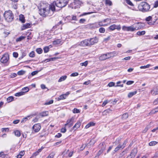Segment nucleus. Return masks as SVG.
I'll use <instances>...</instances> for the list:
<instances>
[{"label": "nucleus", "mask_w": 158, "mask_h": 158, "mask_svg": "<svg viewBox=\"0 0 158 158\" xmlns=\"http://www.w3.org/2000/svg\"><path fill=\"white\" fill-rule=\"evenodd\" d=\"M88 64V61H85L84 62L81 63H80V65L81 66H86Z\"/></svg>", "instance_id": "48"}, {"label": "nucleus", "mask_w": 158, "mask_h": 158, "mask_svg": "<svg viewBox=\"0 0 158 158\" xmlns=\"http://www.w3.org/2000/svg\"><path fill=\"white\" fill-rule=\"evenodd\" d=\"M10 34V32L8 31H5L3 33L4 36L6 37Z\"/></svg>", "instance_id": "50"}, {"label": "nucleus", "mask_w": 158, "mask_h": 158, "mask_svg": "<svg viewBox=\"0 0 158 158\" xmlns=\"http://www.w3.org/2000/svg\"><path fill=\"white\" fill-rule=\"evenodd\" d=\"M53 102V100H51L48 102H45L44 104L45 105H49L51 104H52Z\"/></svg>", "instance_id": "49"}, {"label": "nucleus", "mask_w": 158, "mask_h": 158, "mask_svg": "<svg viewBox=\"0 0 158 158\" xmlns=\"http://www.w3.org/2000/svg\"><path fill=\"white\" fill-rule=\"evenodd\" d=\"M115 85V83L113 82H110L108 84V86L110 87L114 86Z\"/></svg>", "instance_id": "58"}, {"label": "nucleus", "mask_w": 158, "mask_h": 158, "mask_svg": "<svg viewBox=\"0 0 158 158\" xmlns=\"http://www.w3.org/2000/svg\"><path fill=\"white\" fill-rule=\"evenodd\" d=\"M126 3L130 6H133V4L130 0H126Z\"/></svg>", "instance_id": "52"}, {"label": "nucleus", "mask_w": 158, "mask_h": 158, "mask_svg": "<svg viewBox=\"0 0 158 158\" xmlns=\"http://www.w3.org/2000/svg\"><path fill=\"white\" fill-rule=\"evenodd\" d=\"M14 97L12 96H10L8 97L7 99V101L8 102H10L13 100Z\"/></svg>", "instance_id": "34"}, {"label": "nucleus", "mask_w": 158, "mask_h": 158, "mask_svg": "<svg viewBox=\"0 0 158 158\" xmlns=\"http://www.w3.org/2000/svg\"><path fill=\"white\" fill-rule=\"evenodd\" d=\"M44 148V147H42L40 148L36 152L33 154L32 156H35L38 155L39 153L42 151V150Z\"/></svg>", "instance_id": "16"}, {"label": "nucleus", "mask_w": 158, "mask_h": 158, "mask_svg": "<svg viewBox=\"0 0 158 158\" xmlns=\"http://www.w3.org/2000/svg\"><path fill=\"white\" fill-rule=\"evenodd\" d=\"M158 142L156 141H152L149 143L150 146H154L157 144Z\"/></svg>", "instance_id": "30"}, {"label": "nucleus", "mask_w": 158, "mask_h": 158, "mask_svg": "<svg viewBox=\"0 0 158 158\" xmlns=\"http://www.w3.org/2000/svg\"><path fill=\"white\" fill-rule=\"evenodd\" d=\"M6 156V155L4 154L3 152H0V157L5 158Z\"/></svg>", "instance_id": "54"}, {"label": "nucleus", "mask_w": 158, "mask_h": 158, "mask_svg": "<svg viewBox=\"0 0 158 158\" xmlns=\"http://www.w3.org/2000/svg\"><path fill=\"white\" fill-rule=\"evenodd\" d=\"M44 51L45 53L48 52L49 51V48L48 47H45L44 48Z\"/></svg>", "instance_id": "45"}, {"label": "nucleus", "mask_w": 158, "mask_h": 158, "mask_svg": "<svg viewBox=\"0 0 158 158\" xmlns=\"http://www.w3.org/2000/svg\"><path fill=\"white\" fill-rule=\"evenodd\" d=\"M99 24L98 22V23H95L93 24V27L94 28H97L99 27V26L98 25Z\"/></svg>", "instance_id": "59"}, {"label": "nucleus", "mask_w": 158, "mask_h": 158, "mask_svg": "<svg viewBox=\"0 0 158 158\" xmlns=\"http://www.w3.org/2000/svg\"><path fill=\"white\" fill-rule=\"evenodd\" d=\"M111 36L110 35L108 36L107 38H104L103 40V41L105 43H106L110 39Z\"/></svg>", "instance_id": "40"}, {"label": "nucleus", "mask_w": 158, "mask_h": 158, "mask_svg": "<svg viewBox=\"0 0 158 158\" xmlns=\"http://www.w3.org/2000/svg\"><path fill=\"white\" fill-rule=\"evenodd\" d=\"M103 23H105L106 22L110 23L111 22V20L109 18H106L102 21Z\"/></svg>", "instance_id": "38"}, {"label": "nucleus", "mask_w": 158, "mask_h": 158, "mask_svg": "<svg viewBox=\"0 0 158 158\" xmlns=\"http://www.w3.org/2000/svg\"><path fill=\"white\" fill-rule=\"evenodd\" d=\"M25 38V37L24 36H20L19 37L17 38V39H16V41L19 42V41H21L22 40L24 39Z\"/></svg>", "instance_id": "39"}, {"label": "nucleus", "mask_w": 158, "mask_h": 158, "mask_svg": "<svg viewBox=\"0 0 158 158\" xmlns=\"http://www.w3.org/2000/svg\"><path fill=\"white\" fill-rule=\"evenodd\" d=\"M106 57V54H105L101 56H99V58L100 60H103L107 59Z\"/></svg>", "instance_id": "22"}, {"label": "nucleus", "mask_w": 158, "mask_h": 158, "mask_svg": "<svg viewBox=\"0 0 158 158\" xmlns=\"http://www.w3.org/2000/svg\"><path fill=\"white\" fill-rule=\"evenodd\" d=\"M67 77L66 75L60 77L58 81L59 82H61L65 80L67 78Z\"/></svg>", "instance_id": "25"}, {"label": "nucleus", "mask_w": 158, "mask_h": 158, "mask_svg": "<svg viewBox=\"0 0 158 158\" xmlns=\"http://www.w3.org/2000/svg\"><path fill=\"white\" fill-rule=\"evenodd\" d=\"M137 151L138 150L137 148H135L132 150L130 154L132 155V156H133L135 157L137 152Z\"/></svg>", "instance_id": "15"}, {"label": "nucleus", "mask_w": 158, "mask_h": 158, "mask_svg": "<svg viewBox=\"0 0 158 158\" xmlns=\"http://www.w3.org/2000/svg\"><path fill=\"white\" fill-rule=\"evenodd\" d=\"M24 94V92H20L16 93L15 94V96L16 97H19L21 95H23Z\"/></svg>", "instance_id": "28"}, {"label": "nucleus", "mask_w": 158, "mask_h": 158, "mask_svg": "<svg viewBox=\"0 0 158 158\" xmlns=\"http://www.w3.org/2000/svg\"><path fill=\"white\" fill-rule=\"evenodd\" d=\"M74 120V118L73 117H72L71 118L68 119L67 121V123L64 125L66 127L68 124L70 123L69 127H71L73 125Z\"/></svg>", "instance_id": "12"}, {"label": "nucleus", "mask_w": 158, "mask_h": 158, "mask_svg": "<svg viewBox=\"0 0 158 158\" xmlns=\"http://www.w3.org/2000/svg\"><path fill=\"white\" fill-rule=\"evenodd\" d=\"M19 20L22 23H24L25 21V17L24 16L20 14L19 16Z\"/></svg>", "instance_id": "18"}, {"label": "nucleus", "mask_w": 158, "mask_h": 158, "mask_svg": "<svg viewBox=\"0 0 158 158\" xmlns=\"http://www.w3.org/2000/svg\"><path fill=\"white\" fill-rule=\"evenodd\" d=\"M95 125V123L93 122H91L89 123L88 124H87L85 127L86 129L90 127L91 126H94Z\"/></svg>", "instance_id": "24"}, {"label": "nucleus", "mask_w": 158, "mask_h": 158, "mask_svg": "<svg viewBox=\"0 0 158 158\" xmlns=\"http://www.w3.org/2000/svg\"><path fill=\"white\" fill-rule=\"evenodd\" d=\"M124 144L125 142L123 143V145L119 144L118 145V146L115 148L114 150L113 151V154H114L116 152H117L121 149H123V148L125 146V145H124Z\"/></svg>", "instance_id": "10"}, {"label": "nucleus", "mask_w": 158, "mask_h": 158, "mask_svg": "<svg viewBox=\"0 0 158 158\" xmlns=\"http://www.w3.org/2000/svg\"><path fill=\"white\" fill-rule=\"evenodd\" d=\"M29 56L31 57H34L35 56V52L34 51H32L29 54Z\"/></svg>", "instance_id": "37"}, {"label": "nucleus", "mask_w": 158, "mask_h": 158, "mask_svg": "<svg viewBox=\"0 0 158 158\" xmlns=\"http://www.w3.org/2000/svg\"><path fill=\"white\" fill-rule=\"evenodd\" d=\"M68 2V0H56V1L54 2L51 5H49L48 3L41 2L39 8V13L43 17L51 16L55 11V5L59 8H62L65 6Z\"/></svg>", "instance_id": "1"}, {"label": "nucleus", "mask_w": 158, "mask_h": 158, "mask_svg": "<svg viewBox=\"0 0 158 158\" xmlns=\"http://www.w3.org/2000/svg\"><path fill=\"white\" fill-rule=\"evenodd\" d=\"M81 122L80 121H78L73 127V130H76L81 125Z\"/></svg>", "instance_id": "13"}, {"label": "nucleus", "mask_w": 158, "mask_h": 158, "mask_svg": "<svg viewBox=\"0 0 158 158\" xmlns=\"http://www.w3.org/2000/svg\"><path fill=\"white\" fill-rule=\"evenodd\" d=\"M152 19V17L151 16H149L148 17H147L145 20L147 21H150Z\"/></svg>", "instance_id": "61"}, {"label": "nucleus", "mask_w": 158, "mask_h": 158, "mask_svg": "<svg viewBox=\"0 0 158 158\" xmlns=\"http://www.w3.org/2000/svg\"><path fill=\"white\" fill-rule=\"evenodd\" d=\"M40 115L42 117L47 116L48 114V112L47 111H44L40 113Z\"/></svg>", "instance_id": "27"}, {"label": "nucleus", "mask_w": 158, "mask_h": 158, "mask_svg": "<svg viewBox=\"0 0 158 158\" xmlns=\"http://www.w3.org/2000/svg\"><path fill=\"white\" fill-rule=\"evenodd\" d=\"M111 110L110 109H107L105 110L102 112V114L103 115H107L108 114L110 113L111 111Z\"/></svg>", "instance_id": "21"}, {"label": "nucleus", "mask_w": 158, "mask_h": 158, "mask_svg": "<svg viewBox=\"0 0 158 158\" xmlns=\"http://www.w3.org/2000/svg\"><path fill=\"white\" fill-rule=\"evenodd\" d=\"M150 66V64H148L147 65H145V66H141L140 67V68L141 69H146L147 68H149Z\"/></svg>", "instance_id": "43"}, {"label": "nucleus", "mask_w": 158, "mask_h": 158, "mask_svg": "<svg viewBox=\"0 0 158 158\" xmlns=\"http://www.w3.org/2000/svg\"><path fill=\"white\" fill-rule=\"evenodd\" d=\"M80 112V111L79 109L76 108H74L73 109V113H78Z\"/></svg>", "instance_id": "56"}, {"label": "nucleus", "mask_w": 158, "mask_h": 158, "mask_svg": "<svg viewBox=\"0 0 158 158\" xmlns=\"http://www.w3.org/2000/svg\"><path fill=\"white\" fill-rule=\"evenodd\" d=\"M137 93L136 91L129 93L128 94V97L129 98H131L133 95H135Z\"/></svg>", "instance_id": "23"}, {"label": "nucleus", "mask_w": 158, "mask_h": 158, "mask_svg": "<svg viewBox=\"0 0 158 158\" xmlns=\"http://www.w3.org/2000/svg\"><path fill=\"white\" fill-rule=\"evenodd\" d=\"M66 131V128L65 127L64 128H62L61 129V132L62 133H65Z\"/></svg>", "instance_id": "64"}, {"label": "nucleus", "mask_w": 158, "mask_h": 158, "mask_svg": "<svg viewBox=\"0 0 158 158\" xmlns=\"http://www.w3.org/2000/svg\"><path fill=\"white\" fill-rule=\"evenodd\" d=\"M78 73L77 72H76L74 73H73L72 74H71L70 75V76L71 77H75L78 76Z\"/></svg>", "instance_id": "60"}, {"label": "nucleus", "mask_w": 158, "mask_h": 158, "mask_svg": "<svg viewBox=\"0 0 158 158\" xmlns=\"http://www.w3.org/2000/svg\"><path fill=\"white\" fill-rule=\"evenodd\" d=\"M30 27V24L29 23H26L23 25L22 27V30H23L27 28H29Z\"/></svg>", "instance_id": "20"}, {"label": "nucleus", "mask_w": 158, "mask_h": 158, "mask_svg": "<svg viewBox=\"0 0 158 158\" xmlns=\"http://www.w3.org/2000/svg\"><path fill=\"white\" fill-rule=\"evenodd\" d=\"M108 102L107 100H106L102 104V107L104 106H105L108 103Z\"/></svg>", "instance_id": "62"}, {"label": "nucleus", "mask_w": 158, "mask_h": 158, "mask_svg": "<svg viewBox=\"0 0 158 158\" xmlns=\"http://www.w3.org/2000/svg\"><path fill=\"white\" fill-rule=\"evenodd\" d=\"M98 39L96 37H95L89 39V45H92L98 43Z\"/></svg>", "instance_id": "8"}, {"label": "nucleus", "mask_w": 158, "mask_h": 158, "mask_svg": "<svg viewBox=\"0 0 158 158\" xmlns=\"http://www.w3.org/2000/svg\"><path fill=\"white\" fill-rule=\"evenodd\" d=\"M138 8L140 11L143 12H146L149 11L150 6L146 2H141L138 6Z\"/></svg>", "instance_id": "2"}, {"label": "nucleus", "mask_w": 158, "mask_h": 158, "mask_svg": "<svg viewBox=\"0 0 158 158\" xmlns=\"http://www.w3.org/2000/svg\"><path fill=\"white\" fill-rule=\"evenodd\" d=\"M158 112V107L156 108H155L153 110H152L151 112H150V114H154L156 112Z\"/></svg>", "instance_id": "41"}, {"label": "nucleus", "mask_w": 158, "mask_h": 158, "mask_svg": "<svg viewBox=\"0 0 158 158\" xmlns=\"http://www.w3.org/2000/svg\"><path fill=\"white\" fill-rule=\"evenodd\" d=\"M61 42L62 41L60 39H57L53 41L52 44L54 45H56L60 44Z\"/></svg>", "instance_id": "17"}, {"label": "nucleus", "mask_w": 158, "mask_h": 158, "mask_svg": "<svg viewBox=\"0 0 158 158\" xmlns=\"http://www.w3.org/2000/svg\"><path fill=\"white\" fill-rule=\"evenodd\" d=\"M151 94L153 95H156L158 94V89L157 87L154 88L151 91Z\"/></svg>", "instance_id": "14"}, {"label": "nucleus", "mask_w": 158, "mask_h": 158, "mask_svg": "<svg viewBox=\"0 0 158 158\" xmlns=\"http://www.w3.org/2000/svg\"><path fill=\"white\" fill-rule=\"evenodd\" d=\"M106 55L107 59H108L111 57H113L114 56V55H113V53H108L106 54Z\"/></svg>", "instance_id": "26"}, {"label": "nucleus", "mask_w": 158, "mask_h": 158, "mask_svg": "<svg viewBox=\"0 0 158 158\" xmlns=\"http://www.w3.org/2000/svg\"><path fill=\"white\" fill-rule=\"evenodd\" d=\"M89 39H86L82 41H81L80 44V46L85 47L86 46H89Z\"/></svg>", "instance_id": "9"}, {"label": "nucleus", "mask_w": 158, "mask_h": 158, "mask_svg": "<svg viewBox=\"0 0 158 158\" xmlns=\"http://www.w3.org/2000/svg\"><path fill=\"white\" fill-rule=\"evenodd\" d=\"M106 144L105 143L103 142L100 144L99 147L101 148V150L103 151L106 148Z\"/></svg>", "instance_id": "19"}, {"label": "nucleus", "mask_w": 158, "mask_h": 158, "mask_svg": "<svg viewBox=\"0 0 158 158\" xmlns=\"http://www.w3.org/2000/svg\"><path fill=\"white\" fill-rule=\"evenodd\" d=\"M55 155V153L54 152H52L48 156L49 158H53L54 156Z\"/></svg>", "instance_id": "44"}, {"label": "nucleus", "mask_w": 158, "mask_h": 158, "mask_svg": "<svg viewBox=\"0 0 158 158\" xmlns=\"http://www.w3.org/2000/svg\"><path fill=\"white\" fill-rule=\"evenodd\" d=\"M142 27L141 24L139 23H137L133 25L128 27L129 31H134L136 30L140 29Z\"/></svg>", "instance_id": "4"}, {"label": "nucleus", "mask_w": 158, "mask_h": 158, "mask_svg": "<svg viewBox=\"0 0 158 158\" xmlns=\"http://www.w3.org/2000/svg\"><path fill=\"white\" fill-rule=\"evenodd\" d=\"M99 24L98 25L99 26V27L101 26H105L107 25V24L104 23L103 21H102L98 22Z\"/></svg>", "instance_id": "31"}, {"label": "nucleus", "mask_w": 158, "mask_h": 158, "mask_svg": "<svg viewBox=\"0 0 158 158\" xmlns=\"http://www.w3.org/2000/svg\"><path fill=\"white\" fill-rule=\"evenodd\" d=\"M5 20L8 22H11L14 19L13 14L10 10L5 11L4 14Z\"/></svg>", "instance_id": "3"}, {"label": "nucleus", "mask_w": 158, "mask_h": 158, "mask_svg": "<svg viewBox=\"0 0 158 158\" xmlns=\"http://www.w3.org/2000/svg\"><path fill=\"white\" fill-rule=\"evenodd\" d=\"M145 33V31H138L137 33V34L138 35H144Z\"/></svg>", "instance_id": "32"}, {"label": "nucleus", "mask_w": 158, "mask_h": 158, "mask_svg": "<svg viewBox=\"0 0 158 158\" xmlns=\"http://www.w3.org/2000/svg\"><path fill=\"white\" fill-rule=\"evenodd\" d=\"M103 152V151L102 150H100L98 152L96 156L94 158H96L97 157H98L99 156L102 154Z\"/></svg>", "instance_id": "53"}, {"label": "nucleus", "mask_w": 158, "mask_h": 158, "mask_svg": "<svg viewBox=\"0 0 158 158\" xmlns=\"http://www.w3.org/2000/svg\"><path fill=\"white\" fill-rule=\"evenodd\" d=\"M66 95H64V94L61 95L60 96H59L58 99L59 100H62L65 99L66 98V97L65 96Z\"/></svg>", "instance_id": "35"}, {"label": "nucleus", "mask_w": 158, "mask_h": 158, "mask_svg": "<svg viewBox=\"0 0 158 158\" xmlns=\"http://www.w3.org/2000/svg\"><path fill=\"white\" fill-rule=\"evenodd\" d=\"M22 90L24 91V92L25 93V92H27L29 90V89L28 87H26L23 88Z\"/></svg>", "instance_id": "57"}, {"label": "nucleus", "mask_w": 158, "mask_h": 158, "mask_svg": "<svg viewBox=\"0 0 158 158\" xmlns=\"http://www.w3.org/2000/svg\"><path fill=\"white\" fill-rule=\"evenodd\" d=\"M82 4V2L79 0H74L71 6L73 9L80 8Z\"/></svg>", "instance_id": "5"}, {"label": "nucleus", "mask_w": 158, "mask_h": 158, "mask_svg": "<svg viewBox=\"0 0 158 158\" xmlns=\"http://www.w3.org/2000/svg\"><path fill=\"white\" fill-rule=\"evenodd\" d=\"M109 29L112 30L113 31L115 30V29H117L118 30H119L121 29V27L120 25H116L115 24H113L110 26L109 27Z\"/></svg>", "instance_id": "11"}, {"label": "nucleus", "mask_w": 158, "mask_h": 158, "mask_svg": "<svg viewBox=\"0 0 158 158\" xmlns=\"http://www.w3.org/2000/svg\"><path fill=\"white\" fill-rule=\"evenodd\" d=\"M14 133L15 136L19 137L21 135V134L19 131L18 130H16L14 131Z\"/></svg>", "instance_id": "29"}, {"label": "nucleus", "mask_w": 158, "mask_h": 158, "mask_svg": "<svg viewBox=\"0 0 158 158\" xmlns=\"http://www.w3.org/2000/svg\"><path fill=\"white\" fill-rule=\"evenodd\" d=\"M105 3L110 6L112 5V2L110 0H106Z\"/></svg>", "instance_id": "36"}, {"label": "nucleus", "mask_w": 158, "mask_h": 158, "mask_svg": "<svg viewBox=\"0 0 158 158\" xmlns=\"http://www.w3.org/2000/svg\"><path fill=\"white\" fill-rule=\"evenodd\" d=\"M25 73V71L23 70H21L18 71L17 74L19 75H21Z\"/></svg>", "instance_id": "51"}, {"label": "nucleus", "mask_w": 158, "mask_h": 158, "mask_svg": "<svg viewBox=\"0 0 158 158\" xmlns=\"http://www.w3.org/2000/svg\"><path fill=\"white\" fill-rule=\"evenodd\" d=\"M86 21V20L85 19H81L79 20V23H84Z\"/></svg>", "instance_id": "63"}, {"label": "nucleus", "mask_w": 158, "mask_h": 158, "mask_svg": "<svg viewBox=\"0 0 158 158\" xmlns=\"http://www.w3.org/2000/svg\"><path fill=\"white\" fill-rule=\"evenodd\" d=\"M36 51L38 54H41L42 53L43 50L41 48H38L36 49Z\"/></svg>", "instance_id": "47"}, {"label": "nucleus", "mask_w": 158, "mask_h": 158, "mask_svg": "<svg viewBox=\"0 0 158 158\" xmlns=\"http://www.w3.org/2000/svg\"><path fill=\"white\" fill-rule=\"evenodd\" d=\"M9 59V56L8 54H5L2 55L0 60V61L2 63H6Z\"/></svg>", "instance_id": "6"}, {"label": "nucleus", "mask_w": 158, "mask_h": 158, "mask_svg": "<svg viewBox=\"0 0 158 158\" xmlns=\"http://www.w3.org/2000/svg\"><path fill=\"white\" fill-rule=\"evenodd\" d=\"M149 128V127L148 126H147L142 131V133H145L148 131Z\"/></svg>", "instance_id": "46"}, {"label": "nucleus", "mask_w": 158, "mask_h": 158, "mask_svg": "<svg viewBox=\"0 0 158 158\" xmlns=\"http://www.w3.org/2000/svg\"><path fill=\"white\" fill-rule=\"evenodd\" d=\"M128 27H126L125 26H123L122 27V30L124 31H128Z\"/></svg>", "instance_id": "55"}, {"label": "nucleus", "mask_w": 158, "mask_h": 158, "mask_svg": "<svg viewBox=\"0 0 158 158\" xmlns=\"http://www.w3.org/2000/svg\"><path fill=\"white\" fill-rule=\"evenodd\" d=\"M128 117V115L127 113H125L122 115V118L125 119L127 118Z\"/></svg>", "instance_id": "33"}, {"label": "nucleus", "mask_w": 158, "mask_h": 158, "mask_svg": "<svg viewBox=\"0 0 158 158\" xmlns=\"http://www.w3.org/2000/svg\"><path fill=\"white\" fill-rule=\"evenodd\" d=\"M41 127V126L40 124H35L33 126L32 129L35 132H38L40 131Z\"/></svg>", "instance_id": "7"}, {"label": "nucleus", "mask_w": 158, "mask_h": 158, "mask_svg": "<svg viewBox=\"0 0 158 158\" xmlns=\"http://www.w3.org/2000/svg\"><path fill=\"white\" fill-rule=\"evenodd\" d=\"M99 31L100 33H104L105 32V29L104 28L101 27L99 29Z\"/></svg>", "instance_id": "42"}]
</instances>
